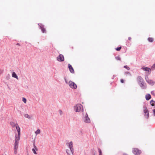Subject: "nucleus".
Listing matches in <instances>:
<instances>
[{
  "mask_svg": "<svg viewBox=\"0 0 155 155\" xmlns=\"http://www.w3.org/2000/svg\"><path fill=\"white\" fill-rule=\"evenodd\" d=\"M137 80L140 86L143 89H145L147 88L146 84L144 82L143 80L141 77L138 76L137 78Z\"/></svg>",
  "mask_w": 155,
  "mask_h": 155,
  "instance_id": "1",
  "label": "nucleus"
},
{
  "mask_svg": "<svg viewBox=\"0 0 155 155\" xmlns=\"http://www.w3.org/2000/svg\"><path fill=\"white\" fill-rule=\"evenodd\" d=\"M74 108L75 111L77 112L82 111L83 110V106L81 104H77L74 106Z\"/></svg>",
  "mask_w": 155,
  "mask_h": 155,
  "instance_id": "2",
  "label": "nucleus"
},
{
  "mask_svg": "<svg viewBox=\"0 0 155 155\" xmlns=\"http://www.w3.org/2000/svg\"><path fill=\"white\" fill-rule=\"evenodd\" d=\"M20 138L19 137H15V142L14 146V151L15 154H16L17 152V150L18 148V141Z\"/></svg>",
  "mask_w": 155,
  "mask_h": 155,
  "instance_id": "3",
  "label": "nucleus"
},
{
  "mask_svg": "<svg viewBox=\"0 0 155 155\" xmlns=\"http://www.w3.org/2000/svg\"><path fill=\"white\" fill-rule=\"evenodd\" d=\"M85 123H89L90 122L91 120L90 118L88 117V115L87 113L83 117Z\"/></svg>",
  "mask_w": 155,
  "mask_h": 155,
  "instance_id": "4",
  "label": "nucleus"
},
{
  "mask_svg": "<svg viewBox=\"0 0 155 155\" xmlns=\"http://www.w3.org/2000/svg\"><path fill=\"white\" fill-rule=\"evenodd\" d=\"M132 152L135 155H139L141 153V151L137 148H133Z\"/></svg>",
  "mask_w": 155,
  "mask_h": 155,
  "instance_id": "5",
  "label": "nucleus"
},
{
  "mask_svg": "<svg viewBox=\"0 0 155 155\" xmlns=\"http://www.w3.org/2000/svg\"><path fill=\"white\" fill-rule=\"evenodd\" d=\"M68 84L69 86L72 89H76L77 87L76 84L74 82L71 81L68 82Z\"/></svg>",
  "mask_w": 155,
  "mask_h": 155,
  "instance_id": "6",
  "label": "nucleus"
},
{
  "mask_svg": "<svg viewBox=\"0 0 155 155\" xmlns=\"http://www.w3.org/2000/svg\"><path fill=\"white\" fill-rule=\"evenodd\" d=\"M145 78L146 81L149 84L151 85H153L154 84L155 82L153 81L151 79H149L148 78V77L147 76H146L145 77Z\"/></svg>",
  "mask_w": 155,
  "mask_h": 155,
  "instance_id": "7",
  "label": "nucleus"
},
{
  "mask_svg": "<svg viewBox=\"0 0 155 155\" xmlns=\"http://www.w3.org/2000/svg\"><path fill=\"white\" fill-rule=\"evenodd\" d=\"M68 147L69 148L72 155H73L74 152L73 146L72 142L71 141L68 143Z\"/></svg>",
  "mask_w": 155,
  "mask_h": 155,
  "instance_id": "8",
  "label": "nucleus"
},
{
  "mask_svg": "<svg viewBox=\"0 0 155 155\" xmlns=\"http://www.w3.org/2000/svg\"><path fill=\"white\" fill-rule=\"evenodd\" d=\"M15 127L16 128V130L18 132V135H16V137H19L20 138V128L18 125V124H16L15 125Z\"/></svg>",
  "mask_w": 155,
  "mask_h": 155,
  "instance_id": "9",
  "label": "nucleus"
},
{
  "mask_svg": "<svg viewBox=\"0 0 155 155\" xmlns=\"http://www.w3.org/2000/svg\"><path fill=\"white\" fill-rule=\"evenodd\" d=\"M143 108V112L144 113V115L145 116H146V114H147L146 118L147 119L149 117L148 110H147V107L146 106H144Z\"/></svg>",
  "mask_w": 155,
  "mask_h": 155,
  "instance_id": "10",
  "label": "nucleus"
},
{
  "mask_svg": "<svg viewBox=\"0 0 155 155\" xmlns=\"http://www.w3.org/2000/svg\"><path fill=\"white\" fill-rule=\"evenodd\" d=\"M57 59L59 61H63L64 60V58L63 55L60 54L57 58Z\"/></svg>",
  "mask_w": 155,
  "mask_h": 155,
  "instance_id": "11",
  "label": "nucleus"
},
{
  "mask_svg": "<svg viewBox=\"0 0 155 155\" xmlns=\"http://www.w3.org/2000/svg\"><path fill=\"white\" fill-rule=\"evenodd\" d=\"M141 69L144 71H148L149 74H150V73L151 72V70L150 68L143 66L142 68Z\"/></svg>",
  "mask_w": 155,
  "mask_h": 155,
  "instance_id": "12",
  "label": "nucleus"
},
{
  "mask_svg": "<svg viewBox=\"0 0 155 155\" xmlns=\"http://www.w3.org/2000/svg\"><path fill=\"white\" fill-rule=\"evenodd\" d=\"M68 69L70 72L72 74H74V71L73 68L72 66L70 64H68Z\"/></svg>",
  "mask_w": 155,
  "mask_h": 155,
  "instance_id": "13",
  "label": "nucleus"
},
{
  "mask_svg": "<svg viewBox=\"0 0 155 155\" xmlns=\"http://www.w3.org/2000/svg\"><path fill=\"white\" fill-rule=\"evenodd\" d=\"M40 28L43 33H45L46 32V30L45 28H44L43 25H41L40 26Z\"/></svg>",
  "mask_w": 155,
  "mask_h": 155,
  "instance_id": "14",
  "label": "nucleus"
},
{
  "mask_svg": "<svg viewBox=\"0 0 155 155\" xmlns=\"http://www.w3.org/2000/svg\"><path fill=\"white\" fill-rule=\"evenodd\" d=\"M151 96L150 94H147L145 96V98L147 100H149L151 98Z\"/></svg>",
  "mask_w": 155,
  "mask_h": 155,
  "instance_id": "15",
  "label": "nucleus"
},
{
  "mask_svg": "<svg viewBox=\"0 0 155 155\" xmlns=\"http://www.w3.org/2000/svg\"><path fill=\"white\" fill-rule=\"evenodd\" d=\"M12 75V77H13L16 78L17 79H18V76L15 72H13Z\"/></svg>",
  "mask_w": 155,
  "mask_h": 155,
  "instance_id": "16",
  "label": "nucleus"
},
{
  "mask_svg": "<svg viewBox=\"0 0 155 155\" xmlns=\"http://www.w3.org/2000/svg\"><path fill=\"white\" fill-rule=\"evenodd\" d=\"M150 103L152 106H154L155 104V101L153 100H151Z\"/></svg>",
  "mask_w": 155,
  "mask_h": 155,
  "instance_id": "17",
  "label": "nucleus"
},
{
  "mask_svg": "<svg viewBox=\"0 0 155 155\" xmlns=\"http://www.w3.org/2000/svg\"><path fill=\"white\" fill-rule=\"evenodd\" d=\"M24 117L25 118H27L29 119H30L31 118V117L28 114H25L24 115Z\"/></svg>",
  "mask_w": 155,
  "mask_h": 155,
  "instance_id": "18",
  "label": "nucleus"
},
{
  "mask_svg": "<svg viewBox=\"0 0 155 155\" xmlns=\"http://www.w3.org/2000/svg\"><path fill=\"white\" fill-rule=\"evenodd\" d=\"M148 40L150 42H152L153 41V39L152 38H149Z\"/></svg>",
  "mask_w": 155,
  "mask_h": 155,
  "instance_id": "19",
  "label": "nucleus"
},
{
  "mask_svg": "<svg viewBox=\"0 0 155 155\" xmlns=\"http://www.w3.org/2000/svg\"><path fill=\"white\" fill-rule=\"evenodd\" d=\"M10 124L13 127H14L15 126L16 124H15L14 122H10Z\"/></svg>",
  "mask_w": 155,
  "mask_h": 155,
  "instance_id": "20",
  "label": "nucleus"
},
{
  "mask_svg": "<svg viewBox=\"0 0 155 155\" xmlns=\"http://www.w3.org/2000/svg\"><path fill=\"white\" fill-rule=\"evenodd\" d=\"M41 132L40 130L39 129H38L36 131H35V133L36 134H39Z\"/></svg>",
  "mask_w": 155,
  "mask_h": 155,
  "instance_id": "21",
  "label": "nucleus"
},
{
  "mask_svg": "<svg viewBox=\"0 0 155 155\" xmlns=\"http://www.w3.org/2000/svg\"><path fill=\"white\" fill-rule=\"evenodd\" d=\"M125 74L126 75H129L130 76H131V74L130 72H126L125 73Z\"/></svg>",
  "mask_w": 155,
  "mask_h": 155,
  "instance_id": "22",
  "label": "nucleus"
},
{
  "mask_svg": "<svg viewBox=\"0 0 155 155\" xmlns=\"http://www.w3.org/2000/svg\"><path fill=\"white\" fill-rule=\"evenodd\" d=\"M98 152L99 153V155H102V151L100 149L98 148Z\"/></svg>",
  "mask_w": 155,
  "mask_h": 155,
  "instance_id": "23",
  "label": "nucleus"
},
{
  "mask_svg": "<svg viewBox=\"0 0 155 155\" xmlns=\"http://www.w3.org/2000/svg\"><path fill=\"white\" fill-rule=\"evenodd\" d=\"M124 67L125 68L127 69V70H129L130 69V68L127 65H125L124 66Z\"/></svg>",
  "mask_w": 155,
  "mask_h": 155,
  "instance_id": "24",
  "label": "nucleus"
},
{
  "mask_svg": "<svg viewBox=\"0 0 155 155\" xmlns=\"http://www.w3.org/2000/svg\"><path fill=\"white\" fill-rule=\"evenodd\" d=\"M121 47L120 46L119 47H118L116 48V50L117 51H119L121 49Z\"/></svg>",
  "mask_w": 155,
  "mask_h": 155,
  "instance_id": "25",
  "label": "nucleus"
},
{
  "mask_svg": "<svg viewBox=\"0 0 155 155\" xmlns=\"http://www.w3.org/2000/svg\"><path fill=\"white\" fill-rule=\"evenodd\" d=\"M116 59L117 60H120V58L119 56H117L115 57Z\"/></svg>",
  "mask_w": 155,
  "mask_h": 155,
  "instance_id": "26",
  "label": "nucleus"
},
{
  "mask_svg": "<svg viewBox=\"0 0 155 155\" xmlns=\"http://www.w3.org/2000/svg\"><path fill=\"white\" fill-rule=\"evenodd\" d=\"M22 101L25 103H26V99L24 97H23L22 98Z\"/></svg>",
  "mask_w": 155,
  "mask_h": 155,
  "instance_id": "27",
  "label": "nucleus"
},
{
  "mask_svg": "<svg viewBox=\"0 0 155 155\" xmlns=\"http://www.w3.org/2000/svg\"><path fill=\"white\" fill-rule=\"evenodd\" d=\"M32 151L35 154H37L36 152L35 151V149H32Z\"/></svg>",
  "mask_w": 155,
  "mask_h": 155,
  "instance_id": "28",
  "label": "nucleus"
},
{
  "mask_svg": "<svg viewBox=\"0 0 155 155\" xmlns=\"http://www.w3.org/2000/svg\"><path fill=\"white\" fill-rule=\"evenodd\" d=\"M59 112L60 115H62V111L61 110H59Z\"/></svg>",
  "mask_w": 155,
  "mask_h": 155,
  "instance_id": "29",
  "label": "nucleus"
},
{
  "mask_svg": "<svg viewBox=\"0 0 155 155\" xmlns=\"http://www.w3.org/2000/svg\"><path fill=\"white\" fill-rule=\"evenodd\" d=\"M120 82L121 83H124V80L123 79H121L120 80Z\"/></svg>",
  "mask_w": 155,
  "mask_h": 155,
  "instance_id": "30",
  "label": "nucleus"
},
{
  "mask_svg": "<svg viewBox=\"0 0 155 155\" xmlns=\"http://www.w3.org/2000/svg\"><path fill=\"white\" fill-rule=\"evenodd\" d=\"M153 115L155 116V109L153 110Z\"/></svg>",
  "mask_w": 155,
  "mask_h": 155,
  "instance_id": "31",
  "label": "nucleus"
},
{
  "mask_svg": "<svg viewBox=\"0 0 155 155\" xmlns=\"http://www.w3.org/2000/svg\"><path fill=\"white\" fill-rule=\"evenodd\" d=\"M131 38L130 37H129L128 38V40H129V41H130L131 40Z\"/></svg>",
  "mask_w": 155,
  "mask_h": 155,
  "instance_id": "32",
  "label": "nucleus"
},
{
  "mask_svg": "<svg viewBox=\"0 0 155 155\" xmlns=\"http://www.w3.org/2000/svg\"><path fill=\"white\" fill-rule=\"evenodd\" d=\"M35 148L37 150V148L35 145H34Z\"/></svg>",
  "mask_w": 155,
  "mask_h": 155,
  "instance_id": "33",
  "label": "nucleus"
},
{
  "mask_svg": "<svg viewBox=\"0 0 155 155\" xmlns=\"http://www.w3.org/2000/svg\"><path fill=\"white\" fill-rule=\"evenodd\" d=\"M65 82H66V83H67V81L66 80V78H65Z\"/></svg>",
  "mask_w": 155,
  "mask_h": 155,
  "instance_id": "34",
  "label": "nucleus"
},
{
  "mask_svg": "<svg viewBox=\"0 0 155 155\" xmlns=\"http://www.w3.org/2000/svg\"><path fill=\"white\" fill-rule=\"evenodd\" d=\"M153 66H154L155 68V64H154L153 65Z\"/></svg>",
  "mask_w": 155,
  "mask_h": 155,
  "instance_id": "35",
  "label": "nucleus"
},
{
  "mask_svg": "<svg viewBox=\"0 0 155 155\" xmlns=\"http://www.w3.org/2000/svg\"><path fill=\"white\" fill-rule=\"evenodd\" d=\"M147 114H146V116H145V117H146V118L147 117Z\"/></svg>",
  "mask_w": 155,
  "mask_h": 155,
  "instance_id": "36",
  "label": "nucleus"
},
{
  "mask_svg": "<svg viewBox=\"0 0 155 155\" xmlns=\"http://www.w3.org/2000/svg\"><path fill=\"white\" fill-rule=\"evenodd\" d=\"M124 155H127V154H124Z\"/></svg>",
  "mask_w": 155,
  "mask_h": 155,
  "instance_id": "37",
  "label": "nucleus"
},
{
  "mask_svg": "<svg viewBox=\"0 0 155 155\" xmlns=\"http://www.w3.org/2000/svg\"><path fill=\"white\" fill-rule=\"evenodd\" d=\"M66 152H67V153H68L67 151V150L66 151Z\"/></svg>",
  "mask_w": 155,
  "mask_h": 155,
  "instance_id": "38",
  "label": "nucleus"
}]
</instances>
